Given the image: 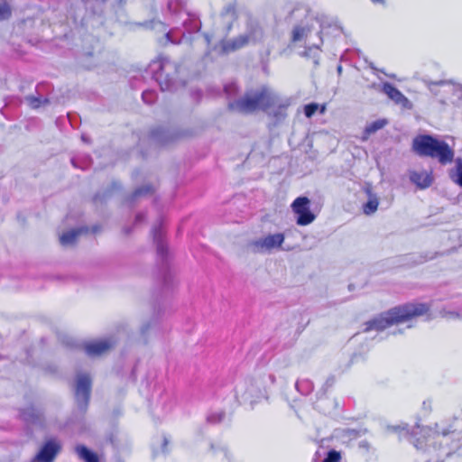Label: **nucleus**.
I'll return each instance as SVG.
<instances>
[{
    "instance_id": "obj_1",
    "label": "nucleus",
    "mask_w": 462,
    "mask_h": 462,
    "mask_svg": "<svg viewBox=\"0 0 462 462\" xmlns=\"http://www.w3.org/2000/svg\"><path fill=\"white\" fill-rule=\"evenodd\" d=\"M429 310L430 306L426 303L411 302L396 306L367 321L364 331H381L392 325L407 322L413 318L422 316Z\"/></svg>"
},
{
    "instance_id": "obj_2",
    "label": "nucleus",
    "mask_w": 462,
    "mask_h": 462,
    "mask_svg": "<svg viewBox=\"0 0 462 462\" xmlns=\"http://www.w3.org/2000/svg\"><path fill=\"white\" fill-rule=\"evenodd\" d=\"M275 377L273 374H256L239 382L236 388V398L241 404L253 407L255 403L268 398L267 388L273 384Z\"/></svg>"
},
{
    "instance_id": "obj_3",
    "label": "nucleus",
    "mask_w": 462,
    "mask_h": 462,
    "mask_svg": "<svg viewBox=\"0 0 462 462\" xmlns=\"http://www.w3.org/2000/svg\"><path fill=\"white\" fill-rule=\"evenodd\" d=\"M413 152L420 157L437 159L441 165L454 161V150L444 141L430 134H420L412 141Z\"/></svg>"
},
{
    "instance_id": "obj_4",
    "label": "nucleus",
    "mask_w": 462,
    "mask_h": 462,
    "mask_svg": "<svg viewBox=\"0 0 462 462\" xmlns=\"http://www.w3.org/2000/svg\"><path fill=\"white\" fill-rule=\"evenodd\" d=\"M148 72L159 84L162 91H173L177 86L179 66L170 58L161 56L152 60L148 67Z\"/></svg>"
},
{
    "instance_id": "obj_5",
    "label": "nucleus",
    "mask_w": 462,
    "mask_h": 462,
    "mask_svg": "<svg viewBox=\"0 0 462 462\" xmlns=\"http://www.w3.org/2000/svg\"><path fill=\"white\" fill-rule=\"evenodd\" d=\"M317 21L319 23L320 30L317 33L318 42H310L309 40V35L311 32V27L309 25H297L292 30V42H300L302 40L306 41L305 51L302 53L303 56L313 59V63L315 66L319 65V52L320 51V46L323 43V39L321 37V32L326 27L328 26V18L325 14H319L316 17Z\"/></svg>"
},
{
    "instance_id": "obj_6",
    "label": "nucleus",
    "mask_w": 462,
    "mask_h": 462,
    "mask_svg": "<svg viewBox=\"0 0 462 462\" xmlns=\"http://www.w3.org/2000/svg\"><path fill=\"white\" fill-rule=\"evenodd\" d=\"M270 88L263 86L259 89L247 92L245 96L234 101L228 102V107L232 111L243 114H250L256 110L263 109Z\"/></svg>"
},
{
    "instance_id": "obj_7",
    "label": "nucleus",
    "mask_w": 462,
    "mask_h": 462,
    "mask_svg": "<svg viewBox=\"0 0 462 462\" xmlns=\"http://www.w3.org/2000/svg\"><path fill=\"white\" fill-rule=\"evenodd\" d=\"M263 111L272 118L274 124L282 123L287 117L290 98L283 97L270 88Z\"/></svg>"
},
{
    "instance_id": "obj_8",
    "label": "nucleus",
    "mask_w": 462,
    "mask_h": 462,
    "mask_svg": "<svg viewBox=\"0 0 462 462\" xmlns=\"http://www.w3.org/2000/svg\"><path fill=\"white\" fill-rule=\"evenodd\" d=\"M152 235L154 244L156 245L158 261L161 264V274L163 285L167 287L171 282V274L168 270L167 257L168 247L163 241L162 224L159 223L152 229Z\"/></svg>"
},
{
    "instance_id": "obj_9",
    "label": "nucleus",
    "mask_w": 462,
    "mask_h": 462,
    "mask_svg": "<svg viewBox=\"0 0 462 462\" xmlns=\"http://www.w3.org/2000/svg\"><path fill=\"white\" fill-rule=\"evenodd\" d=\"M91 392V379L87 374H79L76 378L75 401L78 411L84 414L88 409Z\"/></svg>"
},
{
    "instance_id": "obj_10",
    "label": "nucleus",
    "mask_w": 462,
    "mask_h": 462,
    "mask_svg": "<svg viewBox=\"0 0 462 462\" xmlns=\"http://www.w3.org/2000/svg\"><path fill=\"white\" fill-rule=\"evenodd\" d=\"M285 236L282 233L270 234L264 237L251 241L248 249L254 254L271 253L278 249L284 242Z\"/></svg>"
},
{
    "instance_id": "obj_11",
    "label": "nucleus",
    "mask_w": 462,
    "mask_h": 462,
    "mask_svg": "<svg viewBox=\"0 0 462 462\" xmlns=\"http://www.w3.org/2000/svg\"><path fill=\"white\" fill-rule=\"evenodd\" d=\"M335 382L336 378L334 375L328 376L316 394L317 401L313 403L314 408L325 414L330 413L336 407L335 402L326 396L328 390L334 385Z\"/></svg>"
},
{
    "instance_id": "obj_12",
    "label": "nucleus",
    "mask_w": 462,
    "mask_h": 462,
    "mask_svg": "<svg viewBox=\"0 0 462 462\" xmlns=\"http://www.w3.org/2000/svg\"><path fill=\"white\" fill-rule=\"evenodd\" d=\"M310 203L307 197H299L291 204V208L297 215L296 222L300 226H307L315 219V215L310 209Z\"/></svg>"
},
{
    "instance_id": "obj_13",
    "label": "nucleus",
    "mask_w": 462,
    "mask_h": 462,
    "mask_svg": "<svg viewBox=\"0 0 462 462\" xmlns=\"http://www.w3.org/2000/svg\"><path fill=\"white\" fill-rule=\"evenodd\" d=\"M421 80L434 96L438 95L436 88L440 87L444 93H449V95L462 100V85L454 84L448 80L433 81L428 78H423Z\"/></svg>"
},
{
    "instance_id": "obj_14",
    "label": "nucleus",
    "mask_w": 462,
    "mask_h": 462,
    "mask_svg": "<svg viewBox=\"0 0 462 462\" xmlns=\"http://www.w3.org/2000/svg\"><path fill=\"white\" fill-rule=\"evenodd\" d=\"M168 9L171 14L179 15L184 14L186 16L182 22V25L189 33L199 31L201 27L199 20L195 15H191L187 12H182V6L180 3L171 0L168 3Z\"/></svg>"
},
{
    "instance_id": "obj_15",
    "label": "nucleus",
    "mask_w": 462,
    "mask_h": 462,
    "mask_svg": "<svg viewBox=\"0 0 462 462\" xmlns=\"http://www.w3.org/2000/svg\"><path fill=\"white\" fill-rule=\"evenodd\" d=\"M124 0H82L87 13L93 15H102L108 8L115 9L123 4Z\"/></svg>"
},
{
    "instance_id": "obj_16",
    "label": "nucleus",
    "mask_w": 462,
    "mask_h": 462,
    "mask_svg": "<svg viewBox=\"0 0 462 462\" xmlns=\"http://www.w3.org/2000/svg\"><path fill=\"white\" fill-rule=\"evenodd\" d=\"M181 134L176 129L157 127L151 131V140L158 145H168L176 141Z\"/></svg>"
},
{
    "instance_id": "obj_17",
    "label": "nucleus",
    "mask_w": 462,
    "mask_h": 462,
    "mask_svg": "<svg viewBox=\"0 0 462 462\" xmlns=\"http://www.w3.org/2000/svg\"><path fill=\"white\" fill-rule=\"evenodd\" d=\"M60 448V445L57 441L53 439L48 440L40 448L32 462H53Z\"/></svg>"
},
{
    "instance_id": "obj_18",
    "label": "nucleus",
    "mask_w": 462,
    "mask_h": 462,
    "mask_svg": "<svg viewBox=\"0 0 462 462\" xmlns=\"http://www.w3.org/2000/svg\"><path fill=\"white\" fill-rule=\"evenodd\" d=\"M387 430L391 432L398 433L401 438H405L408 441L414 445L415 448H422L423 441L420 439H416L415 436L418 434L419 426L412 430L408 429L407 424L392 425L387 426Z\"/></svg>"
},
{
    "instance_id": "obj_19",
    "label": "nucleus",
    "mask_w": 462,
    "mask_h": 462,
    "mask_svg": "<svg viewBox=\"0 0 462 462\" xmlns=\"http://www.w3.org/2000/svg\"><path fill=\"white\" fill-rule=\"evenodd\" d=\"M112 337L94 341L84 346L85 353L89 356H98L111 349L116 345Z\"/></svg>"
},
{
    "instance_id": "obj_20",
    "label": "nucleus",
    "mask_w": 462,
    "mask_h": 462,
    "mask_svg": "<svg viewBox=\"0 0 462 462\" xmlns=\"http://www.w3.org/2000/svg\"><path fill=\"white\" fill-rule=\"evenodd\" d=\"M382 91L402 107L405 109L412 108V103L392 83L384 82L382 87Z\"/></svg>"
},
{
    "instance_id": "obj_21",
    "label": "nucleus",
    "mask_w": 462,
    "mask_h": 462,
    "mask_svg": "<svg viewBox=\"0 0 462 462\" xmlns=\"http://www.w3.org/2000/svg\"><path fill=\"white\" fill-rule=\"evenodd\" d=\"M410 180L420 189H426L433 182L431 173L426 171H410Z\"/></svg>"
},
{
    "instance_id": "obj_22",
    "label": "nucleus",
    "mask_w": 462,
    "mask_h": 462,
    "mask_svg": "<svg viewBox=\"0 0 462 462\" xmlns=\"http://www.w3.org/2000/svg\"><path fill=\"white\" fill-rule=\"evenodd\" d=\"M21 418L27 423L41 425L42 423V412L34 406H29L23 409L20 413Z\"/></svg>"
},
{
    "instance_id": "obj_23",
    "label": "nucleus",
    "mask_w": 462,
    "mask_h": 462,
    "mask_svg": "<svg viewBox=\"0 0 462 462\" xmlns=\"http://www.w3.org/2000/svg\"><path fill=\"white\" fill-rule=\"evenodd\" d=\"M247 44H249L247 37L241 34L234 39L223 40L221 42V48L224 52L228 53L236 51Z\"/></svg>"
},
{
    "instance_id": "obj_24",
    "label": "nucleus",
    "mask_w": 462,
    "mask_h": 462,
    "mask_svg": "<svg viewBox=\"0 0 462 462\" xmlns=\"http://www.w3.org/2000/svg\"><path fill=\"white\" fill-rule=\"evenodd\" d=\"M248 39V43L256 42L263 37L262 28L256 22L250 21L246 25V32L244 33Z\"/></svg>"
},
{
    "instance_id": "obj_25",
    "label": "nucleus",
    "mask_w": 462,
    "mask_h": 462,
    "mask_svg": "<svg viewBox=\"0 0 462 462\" xmlns=\"http://www.w3.org/2000/svg\"><path fill=\"white\" fill-rule=\"evenodd\" d=\"M87 232H88V228L85 227V226L75 228V229H71V230H69L68 232L63 233L60 236V242L64 246L71 245H73L76 242L78 236L80 234L87 233Z\"/></svg>"
},
{
    "instance_id": "obj_26",
    "label": "nucleus",
    "mask_w": 462,
    "mask_h": 462,
    "mask_svg": "<svg viewBox=\"0 0 462 462\" xmlns=\"http://www.w3.org/2000/svg\"><path fill=\"white\" fill-rule=\"evenodd\" d=\"M74 451L79 459L84 462H99L97 455L87 448L85 445L79 444L74 448Z\"/></svg>"
},
{
    "instance_id": "obj_27",
    "label": "nucleus",
    "mask_w": 462,
    "mask_h": 462,
    "mask_svg": "<svg viewBox=\"0 0 462 462\" xmlns=\"http://www.w3.org/2000/svg\"><path fill=\"white\" fill-rule=\"evenodd\" d=\"M450 180L462 188V158L455 159V166L448 171Z\"/></svg>"
},
{
    "instance_id": "obj_28",
    "label": "nucleus",
    "mask_w": 462,
    "mask_h": 462,
    "mask_svg": "<svg viewBox=\"0 0 462 462\" xmlns=\"http://www.w3.org/2000/svg\"><path fill=\"white\" fill-rule=\"evenodd\" d=\"M295 389L303 396L310 394L314 390V383L308 378H299L295 383Z\"/></svg>"
},
{
    "instance_id": "obj_29",
    "label": "nucleus",
    "mask_w": 462,
    "mask_h": 462,
    "mask_svg": "<svg viewBox=\"0 0 462 462\" xmlns=\"http://www.w3.org/2000/svg\"><path fill=\"white\" fill-rule=\"evenodd\" d=\"M387 124V121L384 120V119H379V120H376V121H374L373 123H371L370 125H366L365 130H364V140L367 139V137L372 134H374L375 132H377L378 130L383 128Z\"/></svg>"
},
{
    "instance_id": "obj_30",
    "label": "nucleus",
    "mask_w": 462,
    "mask_h": 462,
    "mask_svg": "<svg viewBox=\"0 0 462 462\" xmlns=\"http://www.w3.org/2000/svg\"><path fill=\"white\" fill-rule=\"evenodd\" d=\"M226 413L222 410L211 411L207 416V422L212 425L219 424L225 421Z\"/></svg>"
},
{
    "instance_id": "obj_31",
    "label": "nucleus",
    "mask_w": 462,
    "mask_h": 462,
    "mask_svg": "<svg viewBox=\"0 0 462 462\" xmlns=\"http://www.w3.org/2000/svg\"><path fill=\"white\" fill-rule=\"evenodd\" d=\"M154 189L152 185H143L134 190V192L132 194L131 198L129 199V202L133 203L137 199L141 197H145L148 195L152 194Z\"/></svg>"
},
{
    "instance_id": "obj_32",
    "label": "nucleus",
    "mask_w": 462,
    "mask_h": 462,
    "mask_svg": "<svg viewBox=\"0 0 462 462\" xmlns=\"http://www.w3.org/2000/svg\"><path fill=\"white\" fill-rule=\"evenodd\" d=\"M25 101L33 109H37L42 106H45L50 103V100L47 97H42V96H27L25 97Z\"/></svg>"
},
{
    "instance_id": "obj_33",
    "label": "nucleus",
    "mask_w": 462,
    "mask_h": 462,
    "mask_svg": "<svg viewBox=\"0 0 462 462\" xmlns=\"http://www.w3.org/2000/svg\"><path fill=\"white\" fill-rule=\"evenodd\" d=\"M442 254H443V253L436 252V253H432V254L427 253L424 254L414 255V256H412V263L414 264H420V263H426L430 260H433L436 257H438L439 255H442Z\"/></svg>"
},
{
    "instance_id": "obj_34",
    "label": "nucleus",
    "mask_w": 462,
    "mask_h": 462,
    "mask_svg": "<svg viewBox=\"0 0 462 462\" xmlns=\"http://www.w3.org/2000/svg\"><path fill=\"white\" fill-rule=\"evenodd\" d=\"M12 15V8L6 2H0V22L8 20Z\"/></svg>"
},
{
    "instance_id": "obj_35",
    "label": "nucleus",
    "mask_w": 462,
    "mask_h": 462,
    "mask_svg": "<svg viewBox=\"0 0 462 462\" xmlns=\"http://www.w3.org/2000/svg\"><path fill=\"white\" fill-rule=\"evenodd\" d=\"M378 208V200L376 198H370L369 200L364 205V212L366 215L374 213Z\"/></svg>"
},
{
    "instance_id": "obj_36",
    "label": "nucleus",
    "mask_w": 462,
    "mask_h": 462,
    "mask_svg": "<svg viewBox=\"0 0 462 462\" xmlns=\"http://www.w3.org/2000/svg\"><path fill=\"white\" fill-rule=\"evenodd\" d=\"M142 98L148 105L153 104L157 99V93L154 90L147 89L142 94Z\"/></svg>"
},
{
    "instance_id": "obj_37",
    "label": "nucleus",
    "mask_w": 462,
    "mask_h": 462,
    "mask_svg": "<svg viewBox=\"0 0 462 462\" xmlns=\"http://www.w3.org/2000/svg\"><path fill=\"white\" fill-rule=\"evenodd\" d=\"M222 15L229 17L231 20H235L236 18L235 4L230 3L226 5L222 11Z\"/></svg>"
},
{
    "instance_id": "obj_38",
    "label": "nucleus",
    "mask_w": 462,
    "mask_h": 462,
    "mask_svg": "<svg viewBox=\"0 0 462 462\" xmlns=\"http://www.w3.org/2000/svg\"><path fill=\"white\" fill-rule=\"evenodd\" d=\"M340 458V453L332 449L328 452L322 462H339Z\"/></svg>"
},
{
    "instance_id": "obj_39",
    "label": "nucleus",
    "mask_w": 462,
    "mask_h": 462,
    "mask_svg": "<svg viewBox=\"0 0 462 462\" xmlns=\"http://www.w3.org/2000/svg\"><path fill=\"white\" fill-rule=\"evenodd\" d=\"M436 91L438 92V95L436 97H439V101L440 104L446 105L448 100L451 101L452 103H454V100H452L448 97L449 93H444L440 87H438L436 88Z\"/></svg>"
},
{
    "instance_id": "obj_40",
    "label": "nucleus",
    "mask_w": 462,
    "mask_h": 462,
    "mask_svg": "<svg viewBox=\"0 0 462 462\" xmlns=\"http://www.w3.org/2000/svg\"><path fill=\"white\" fill-rule=\"evenodd\" d=\"M224 90L227 97H232L237 93L238 88L236 83H228L224 87Z\"/></svg>"
},
{
    "instance_id": "obj_41",
    "label": "nucleus",
    "mask_w": 462,
    "mask_h": 462,
    "mask_svg": "<svg viewBox=\"0 0 462 462\" xmlns=\"http://www.w3.org/2000/svg\"><path fill=\"white\" fill-rule=\"evenodd\" d=\"M318 108L319 105L316 103L308 104L304 106V114L308 118H310L317 112Z\"/></svg>"
},
{
    "instance_id": "obj_42",
    "label": "nucleus",
    "mask_w": 462,
    "mask_h": 462,
    "mask_svg": "<svg viewBox=\"0 0 462 462\" xmlns=\"http://www.w3.org/2000/svg\"><path fill=\"white\" fill-rule=\"evenodd\" d=\"M174 33H175V31H170L169 32H167L166 37H167V39H168L171 42L175 43V44H178V43H180V39H178V40H177V39H174V38H173V34H174Z\"/></svg>"
},
{
    "instance_id": "obj_43",
    "label": "nucleus",
    "mask_w": 462,
    "mask_h": 462,
    "mask_svg": "<svg viewBox=\"0 0 462 462\" xmlns=\"http://www.w3.org/2000/svg\"><path fill=\"white\" fill-rule=\"evenodd\" d=\"M144 219H145V215L143 213L137 214L135 217V225L144 221Z\"/></svg>"
},
{
    "instance_id": "obj_44",
    "label": "nucleus",
    "mask_w": 462,
    "mask_h": 462,
    "mask_svg": "<svg viewBox=\"0 0 462 462\" xmlns=\"http://www.w3.org/2000/svg\"><path fill=\"white\" fill-rule=\"evenodd\" d=\"M375 5L386 6L387 0H370Z\"/></svg>"
},
{
    "instance_id": "obj_45",
    "label": "nucleus",
    "mask_w": 462,
    "mask_h": 462,
    "mask_svg": "<svg viewBox=\"0 0 462 462\" xmlns=\"http://www.w3.org/2000/svg\"><path fill=\"white\" fill-rule=\"evenodd\" d=\"M447 316H448L450 318H454V319L460 318V315L458 313H457V312H454V311L448 312Z\"/></svg>"
},
{
    "instance_id": "obj_46",
    "label": "nucleus",
    "mask_w": 462,
    "mask_h": 462,
    "mask_svg": "<svg viewBox=\"0 0 462 462\" xmlns=\"http://www.w3.org/2000/svg\"><path fill=\"white\" fill-rule=\"evenodd\" d=\"M167 444H168V439L166 437H163L162 452H166Z\"/></svg>"
},
{
    "instance_id": "obj_47",
    "label": "nucleus",
    "mask_w": 462,
    "mask_h": 462,
    "mask_svg": "<svg viewBox=\"0 0 462 462\" xmlns=\"http://www.w3.org/2000/svg\"><path fill=\"white\" fill-rule=\"evenodd\" d=\"M149 326L150 325H144V326L142 327V328H141L142 334L144 335L146 333V331L148 330Z\"/></svg>"
},
{
    "instance_id": "obj_48",
    "label": "nucleus",
    "mask_w": 462,
    "mask_h": 462,
    "mask_svg": "<svg viewBox=\"0 0 462 462\" xmlns=\"http://www.w3.org/2000/svg\"><path fill=\"white\" fill-rule=\"evenodd\" d=\"M124 232H125V235H129V234L131 233V228H129V227H125V228H124Z\"/></svg>"
},
{
    "instance_id": "obj_49",
    "label": "nucleus",
    "mask_w": 462,
    "mask_h": 462,
    "mask_svg": "<svg viewBox=\"0 0 462 462\" xmlns=\"http://www.w3.org/2000/svg\"><path fill=\"white\" fill-rule=\"evenodd\" d=\"M360 446L364 447V448H367L368 447V443L364 441V442L360 443Z\"/></svg>"
},
{
    "instance_id": "obj_50",
    "label": "nucleus",
    "mask_w": 462,
    "mask_h": 462,
    "mask_svg": "<svg viewBox=\"0 0 462 462\" xmlns=\"http://www.w3.org/2000/svg\"><path fill=\"white\" fill-rule=\"evenodd\" d=\"M369 67H370L373 70H374V71H378V69L374 67V65L373 63H371V64L369 65Z\"/></svg>"
},
{
    "instance_id": "obj_51",
    "label": "nucleus",
    "mask_w": 462,
    "mask_h": 462,
    "mask_svg": "<svg viewBox=\"0 0 462 462\" xmlns=\"http://www.w3.org/2000/svg\"><path fill=\"white\" fill-rule=\"evenodd\" d=\"M341 71H342V67H341V65H339V66L337 67V72L340 74V73H341Z\"/></svg>"
},
{
    "instance_id": "obj_52",
    "label": "nucleus",
    "mask_w": 462,
    "mask_h": 462,
    "mask_svg": "<svg viewBox=\"0 0 462 462\" xmlns=\"http://www.w3.org/2000/svg\"><path fill=\"white\" fill-rule=\"evenodd\" d=\"M94 199H95V200L99 199V194H97V195L95 196Z\"/></svg>"
},
{
    "instance_id": "obj_53",
    "label": "nucleus",
    "mask_w": 462,
    "mask_h": 462,
    "mask_svg": "<svg viewBox=\"0 0 462 462\" xmlns=\"http://www.w3.org/2000/svg\"><path fill=\"white\" fill-rule=\"evenodd\" d=\"M97 231V226H94L93 227V232L96 233Z\"/></svg>"
},
{
    "instance_id": "obj_54",
    "label": "nucleus",
    "mask_w": 462,
    "mask_h": 462,
    "mask_svg": "<svg viewBox=\"0 0 462 462\" xmlns=\"http://www.w3.org/2000/svg\"><path fill=\"white\" fill-rule=\"evenodd\" d=\"M82 139H83L84 141H87V138H85V136H84V135H82Z\"/></svg>"
}]
</instances>
